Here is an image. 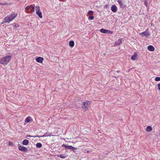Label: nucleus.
<instances>
[{"label":"nucleus","instance_id":"f257e3e1","mask_svg":"<svg viewBox=\"0 0 160 160\" xmlns=\"http://www.w3.org/2000/svg\"><path fill=\"white\" fill-rule=\"evenodd\" d=\"M17 16V14L15 13L11 14L9 16H8L7 17H5V18H4L3 22H2V23H9L10 21L15 18Z\"/></svg>","mask_w":160,"mask_h":160},{"label":"nucleus","instance_id":"f03ea898","mask_svg":"<svg viewBox=\"0 0 160 160\" xmlns=\"http://www.w3.org/2000/svg\"><path fill=\"white\" fill-rule=\"evenodd\" d=\"M12 59L11 56H8L3 57L0 60V64L7 65Z\"/></svg>","mask_w":160,"mask_h":160},{"label":"nucleus","instance_id":"7ed1b4c3","mask_svg":"<svg viewBox=\"0 0 160 160\" xmlns=\"http://www.w3.org/2000/svg\"><path fill=\"white\" fill-rule=\"evenodd\" d=\"M91 103V101H88L86 102H83L82 103V109L84 110H86L88 109L89 105Z\"/></svg>","mask_w":160,"mask_h":160},{"label":"nucleus","instance_id":"20e7f679","mask_svg":"<svg viewBox=\"0 0 160 160\" xmlns=\"http://www.w3.org/2000/svg\"><path fill=\"white\" fill-rule=\"evenodd\" d=\"M35 8H36L35 10H36V14L38 15L39 18H42V12L40 11V7L37 6L35 7Z\"/></svg>","mask_w":160,"mask_h":160},{"label":"nucleus","instance_id":"39448f33","mask_svg":"<svg viewBox=\"0 0 160 160\" xmlns=\"http://www.w3.org/2000/svg\"><path fill=\"white\" fill-rule=\"evenodd\" d=\"M18 146L19 150L20 151L26 152L28 151L27 148L23 146H21L20 144H18Z\"/></svg>","mask_w":160,"mask_h":160},{"label":"nucleus","instance_id":"423d86ee","mask_svg":"<svg viewBox=\"0 0 160 160\" xmlns=\"http://www.w3.org/2000/svg\"><path fill=\"white\" fill-rule=\"evenodd\" d=\"M124 0H117V2H118L119 5L120 6L121 8H123L126 7L125 4L124 3Z\"/></svg>","mask_w":160,"mask_h":160},{"label":"nucleus","instance_id":"0eeeda50","mask_svg":"<svg viewBox=\"0 0 160 160\" xmlns=\"http://www.w3.org/2000/svg\"><path fill=\"white\" fill-rule=\"evenodd\" d=\"M140 35H143L146 37H148L150 35L148 32V29H147L145 32H143L142 33H140Z\"/></svg>","mask_w":160,"mask_h":160},{"label":"nucleus","instance_id":"6e6552de","mask_svg":"<svg viewBox=\"0 0 160 160\" xmlns=\"http://www.w3.org/2000/svg\"><path fill=\"white\" fill-rule=\"evenodd\" d=\"M112 12H116L117 11V7L115 5H112L111 8Z\"/></svg>","mask_w":160,"mask_h":160},{"label":"nucleus","instance_id":"1a4fd4ad","mask_svg":"<svg viewBox=\"0 0 160 160\" xmlns=\"http://www.w3.org/2000/svg\"><path fill=\"white\" fill-rule=\"evenodd\" d=\"M36 61L38 63H41L43 62V58L41 57H38L36 58Z\"/></svg>","mask_w":160,"mask_h":160},{"label":"nucleus","instance_id":"9d476101","mask_svg":"<svg viewBox=\"0 0 160 160\" xmlns=\"http://www.w3.org/2000/svg\"><path fill=\"white\" fill-rule=\"evenodd\" d=\"M51 134H52L51 132H47L46 133H45L43 135L41 136V137H50V136H51L52 135Z\"/></svg>","mask_w":160,"mask_h":160},{"label":"nucleus","instance_id":"9b49d317","mask_svg":"<svg viewBox=\"0 0 160 160\" xmlns=\"http://www.w3.org/2000/svg\"><path fill=\"white\" fill-rule=\"evenodd\" d=\"M148 49L150 51H153L154 50V48L153 46L150 45L148 46Z\"/></svg>","mask_w":160,"mask_h":160},{"label":"nucleus","instance_id":"f8f14e48","mask_svg":"<svg viewBox=\"0 0 160 160\" xmlns=\"http://www.w3.org/2000/svg\"><path fill=\"white\" fill-rule=\"evenodd\" d=\"M29 143V141L28 140L26 139H24L22 141V143L23 145H27Z\"/></svg>","mask_w":160,"mask_h":160},{"label":"nucleus","instance_id":"ddd939ff","mask_svg":"<svg viewBox=\"0 0 160 160\" xmlns=\"http://www.w3.org/2000/svg\"><path fill=\"white\" fill-rule=\"evenodd\" d=\"M30 12L31 13L34 12H35V6H33V5H30Z\"/></svg>","mask_w":160,"mask_h":160},{"label":"nucleus","instance_id":"4468645a","mask_svg":"<svg viewBox=\"0 0 160 160\" xmlns=\"http://www.w3.org/2000/svg\"><path fill=\"white\" fill-rule=\"evenodd\" d=\"M137 58V54L136 53H135L131 57V59L132 60H134L136 59Z\"/></svg>","mask_w":160,"mask_h":160},{"label":"nucleus","instance_id":"2eb2a0df","mask_svg":"<svg viewBox=\"0 0 160 160\" xmlns=\"http://www.w3.org/2000/svg\"><path fill=\"white\" fill-rule=\"evenodd\" d=\"M121 42H122V39L120 38L115 42V45H119Z\"/></svg>","mask_w":160,"mask_h":160},{"label":"nucleus","instance_id":"dca6fc26","mask_svg":"<svg viewBox=\"0 0 160 160\" xmlns=\"http://www.w3.org/2000/svg\"><path fill=\"white\" fill-rule=\"evenodd\" d=\"M57 156L58 157H60V158L63 159L66 158L67 157L64 154H61V155L58 154L57 155Z\"/></svg>","mask_w":160,"mask_h":160},{"label":"nucleus","instance_id":"f3484780","mask_svg":"<svg viewBox=\"0 0 160 160\" xmlns=\"http://www.w3.org/2000/svg\"><path fill=\"white\" fill-rule=\"evenodd\" d=\"M152 130V128L150 126H148L147 127L146 131L148 132H150Z\"/></svg>","mask_w":160,"mask_h":160},{"label":"nucleus","instance_id":"a211bd4d","mask_svg":"<svg viewBox=\"0 0 160 160\" xmlns=\"http://www.w3.org/2000/svg\"><path fill=\"white\" fill-rule=\"evenodd\" d=\"M108 30L107 29H102V28L100 30V32L102 33H106L107 32H108Z\"/></svg>","mask_w":160,"mask_h":160},{"label":"nucleus","instance_id":"6ab92c4d","mask_svg":"<svg viewBox=\"0 0 160 160\" xmlns=\"http://www.w3.org/2000/svg\"><path fill=\"white\" fill-rule=\"evenodd\" d=\"M30 5H28L25 7V12H28V10L30 8Z\"/></svg>","mask_w":160,"mask_h":160},{"label":"nucleus","instance_id":"aec40b11","mask_svg":"<svg viewBox=\"0 0 160 160\" xmlns=\"http://www.w3.org/2000/svg\"><path fill=\"white\" fill-rule=\"evenodd\" d=\"M69 45L70 47H72L74 46V43L73 41H70L69 42Z\"/></svg>","mask_w":160,"mask_h":160},{"label":"nucleus","instance_id":"412c9836","mask_svg":"<svg viewBox=\"0 0 160 160\" xmlns=\"http://www.w3.org/2000/svg\"><path fill=\"white\" fill-rule=\"evenodd\" d=\"M31 119V117L30 116H29L26 118L25 119V122L26 123H28L30 122Z\"/></svg>","mask_w":160,"mask_h":160},{"label":"nucleus","instance_id":"4be33fe9","mask_svg":"<svg viewBox=\"0 0 160 160\" xmlns=\"http://www.w3.org/2000/svg\"><path fill=\"white\" fill-rule=\"evenodd\" d=\"M36 146L37 148H41L42 147V144L41 143H37L36 144Z\"/></svg>","mask_w":160,"mask_h":160},{"label":"nucleus","instance_id":"5701e85b","mask_svg":"<svg viewBox=\"0 0 160 160\" xmlns=\"http://www.w3.org/2000/svg\"><path fill=\"white\" fill-rule=\"evenodd\" d=\"M74 149V147H73L72 146H68L67 148V149L70 150H73Z\"/></svg>","mask_w":160,"mask_h":160},{"label":"nucleus","instance_id":"b1692460","mask_svg":"<svg viewBox=\"0 0 160 160\" xmlns=\"http://www.w3.org/2000/svg\"><path fill=\"white\" fill-rule=\"evenodd\" d=\"M68 146L67 145L64 144H62V145L61 146L62 147H64L66 149H67V148Z\"/></svg>","mask_w":160,"mask_h":160},{"label":"nucleus","instance_id":"393cba45","mask_svg":"<svg viewBox=\"0 0 160 160\" xmlns=\"http://www.w3.org/2000/svg\"><path fill=\"white\" fill-rule=\"evenodd\" d=\"M155 81H160V77H157L155 78Z\"/></svg>","mask_w":160,"mask_h":160},{"label":"nucleus","instance_id":"a878e982","mask_svg":"<svg viewBox=\"0 0 160 160\" xmlns=\"http://www.w3.org/2000/svg\"><path fill=\"white\" fill-rule=\"evenodd\" d=\"M88 15H92L93 14V12L92 11H89L88 12Z\"/></svg>","mask_w":160,"mask_h":160},{"label":"nucleus","instance_id":"bb28decb","mask_svg":"<svg viewBox=\"0 0 160 160\" xmlns=\"http://www.w3.org/2000/svg\"><path fill=\"white\" fill-rule=\"evenodd\" d=\"M14 28L15 29L19 27L18 24H15L13 25Z\"/></svg>","mask_w":160,"mask_h":160},{"label":"nucleus","instance_id":"cd10ccee","mask_svg":"<svg viewBox=\"0 0 160 160\" xmlns=\"http://www.w3.org/2000/svg\"><path fill=\"white\" fill-rule=\"evenodd\" d=\"M94 18V17L92 16H90L89 17V19H90L91 20H92Z\"/></svg>","mask_w":160,"mask_h":160},{"label":"nucleus","instance_id":"c85d7f7f","mask_svg":"<svg viewBox=\"0 0 160 160\" xmlns=\"http://www.w3.org/2000/svg\"><path fill=\"white\" fill-rule=\"evenodd\" d=\"M144 5L146 7L147 6V3L146 0H144Z\"/></svg>","mask_w":160,"mask_h":160},{"label":"nucleus","instance_id":"c756f323","mask_svg":"<svg viewBox=\"0 0 160 160\" xmlns=\"http://www.w3.org/2000/svg\"><path fill=\"white\" fill-rule=\"evenodd\" d=\"M9 145L10 146H12L13 145V144L12 142L10 141L8 142Z\"/></svg>","mask_w":160,"mask_h":160},{"label":"nucleus","instance_id":"7c9ffc66","mask_svg":"<svg viewBox=\"0 0 160 160\" xmlns=\"http://www.w3.org/2000/svg\"><path fill=\"white\" fill-rule=\"evenodd\" d=\"M158 89H159L160 92V83H158Z\"/></svg>","mask_w":160,"mask_h":160},{"label":"nucleus","instance_id":"2f4dec72","mask_svg":"<svg viewBox=\"0 0 160 160\" xmlns=\"http://www.w3.org/2000/svg\"><path fill=\"white\" fill-rule=\"evenodd\" d=\"M108 32H109V33L112 34V32L111 31L108 30Z\"/></svg>","mask_w":160,"mask_h":160},{"label":"nucleus","instance_id":"473e14b6","mask_svg":"<svg viewBox=\"0 0 160 160\" xmlns=\"http://www.w3.org/2000/svg\"><path fill=\"white\" fill-rule=\"evenodd\" d=\"M35 137H38V138H40L42 137L38 136V135H36V136H35Z\"/></svg>","mask_w":160,"mask_h":160},{"label":"nucleus","instance_id":"72a5a7b5","mask_svg":"<svg viewBox=\"0 0 160 160\" xmlns=\"http://www.w3.org/2000/svg\"><path fill=\"white\" fill-rule=\"evenodd\" d=\"M1 4L2 5H5L6 4L4 3H1Z\"/></svg>","mask_w":160,"mask_h":160},{"label":"nucleus","instance_id":"f704fd0d","mask_svg":"<svg viewBox=\"0 0 160 160\" xmlns=\"http://www.w3.org/2000/svg\"><path fill=\"white\" fill-rule=\"evenodd\" d=\"M76 149V148H74V149H73V150H72V151L74 152H75V150Z\"/></svg>","mask_w":160,"mask_h":160},{"label":"nucleus","instance_id":"c9c22d12","mask_svg":"<svg viewBox=\"0 0 160 160\" xmlns=\"http://www.w3.org/2000/svg\"><path fill=\"white\" fill-rule=\"evenodd\" d=\"M28 137H30L31 136H30V135H28Z\"/></svg>","mask_w":160,"mask_h":160}]
</instances>
